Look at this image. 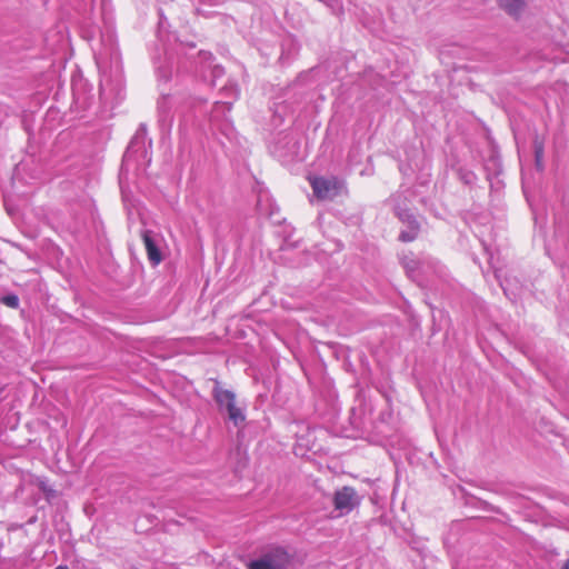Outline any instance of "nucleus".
<instances>
[{
  "mask_svg": "<svg viewBox=\"0 0 569 569\" xmlns=\"http://www.w3.org/2000/svg\"><path fill=\"white\" fill-rule=\"evenodd\" d=\"M232 106V101H219L214 103V109L212 111V118L217 117V113L221 111H230Z\"/></svg>",
  "mask_w": 569,
  "mask_h": 569,
  "instance_id": "2eb2a0df",
  "label": "nucleus"
},
{
  "mask_svg": "<svg viewBox=\"0 0 569 569\" xmlns=\"http://www.w3.org/2000/svg\"><path fill=\"white\" fill-rule=\"evenodd\" d=\"M397 217L406 226L399 234V239L403 242H410L415 240L419 233L420 226L415 216L407 209L400 207L395 208Z\"/></svg>",
  "mask_w": 569,
  "mask_h": 569,
  "instance_id": "1a4fd4ad",
  "label": "nucleus"
},
{
  "mask_svg": "<svg viewBox=\"0 0 569 569\" xmlns=\"http://www.w3.org/2000/svg\"><path fill=\"white\" fill-rule=\"evenodd\" d=\"M212 397L218 405L219 411L227 413L228 419L234 427H241L246 421V415L242 408L236 403V395L231 390L223 389L219 381L214 382Z\"/></svg>",
  "mask_w": 569,
  "mask_h": 569,
  "instance_id": "20e7f679",
  "label": "nucleus"
},
{
  "mask_svg": "<svg viewBox=\"0 0 569 569\" xmlns=\"http://www.w3.org/2000/svg\"><path fill=\"white\" fill-rule=\"evenodd\" d=\"M489 263L491 268L493 269L495 277L499 281L500 287L502 288L505 295L510 300H516L520 296L521 286L518 283V281L511 280L508 277L503 276L502 269L499 268L496 262L493 261L492 253L489 252Z\"/></svg>",
  "mask_w": 569,
  "mask_h": 569,
  "instance_id": "9d476101",
  "label": "nucleus"
},
{
  "mask_svg": "<svg viewBox=\"0 0 569 569\" xmlns=\"http://www.w3.org/2000/svg\"><path fill=\"white\" fill-rule=\"evenodd\" d=\"M54 569H69L68 566L66 565H59L58 567H56Z\"/></svg>",
  "mask_w": 569,
  "mask_h": 569,
  "instance_id": "4be33fe9",
  "label": "nucleus"
},
{
  "mask_svg": "<svg viewBox=\"0 0 569 569\" xmlns=\"http://www.w3.org/2000/svg\"><path fill=\"white\" fill-rule=\"evenodd\" d=\"M198 58L200 64L199 72L203 81L213 87L216 80L223 74V68L213 63V57L208 51H200Z\"/></svg>",
  "mask_w": 569,
  "mask_h": 569,
  "instance_id": "0eeeda50",
  "label": "nucleus"
},
{
  "mask_svg": "<svg viewBox=\"0 0 569 569\" xmlns=\"http://www.w3.org/2000/svg\"><path fill=\"white\" fill-rule=\"evenodd\" d=\"M311 187L317 198L327 200L340 194L343 184L335 178H315L311 180Z\"/></svg>",
  "mask_w": 569,
  "mask_h": 569,
  "instance_id": "6e6552de",
  "label": "nucleus"
},
{
  "mask_svg": "<svg viewBox=\"0 0 569 569\" xmlns=\"http://www.w3.org/2000/svg\"><path fill=\"white\" fill-rule=\"evenodd\" d=\"M94 58L99 69L103 72H106L109 67L114 66L116 69L119 68L120 52L112 29H108L101 34V48L96 51Z\"/></svg>",
  "mask_w": 569,
  "mask_h": 569,
  "instance_id": "39448f33",
  "label": "nucleus"
},
{
  "mask_svg": "<svg viewBox=\"0 0 569 569\" xmlns=\"http://www.w3.org/2000/svg\"><path fill=\"white\" fill-rule=\"evenodd\" d=\"M475 179H476V176L473 174V172H471V171H466V172L461 171V180L465 183L471 184V183H473Z\"/></svg>",
  "mask_w": 569,
  "mask_h": 569,
  "instance_id": "aec40b11",
  "label": "nucleus"
},
{
  "mask_svg": "<svg viewBox=\"0 0 569 569\" xmlns=\"http://www.w3.org/2000/svg\"><path fill=\"white\" fill-rule=\"evenodd\" d=\"M299 51V44L291 36L286 37L281 43V63H288Z\"/></svg>",
  "mask_w": 569,
  "mask_h": 569,
  "instance_id": "ddd939ff",
  "label": "nucleus"
},
{
  "mask_svg": "<svg viewBox=\"0 0 569 569\" xmlns=\"http://www.w3.org/2000/svg\"><path fill=\"white\" fill-rule=\"evenodd\" d=\"M533 217L536 226H539L540 229H543L546 223V218L542 212H538V210L533 209Z\"/></svg>",
  "mask_w": 569,
  "mask_h": 569,
  "instance_id": "6ab92c4d",
  "label": "nucleus"
},
{
  "mask_svg": "<svg viewBox=\"0 0 569 569\" xmlns=\"http://www.w3.org/2000/svg\"><path fill=\"white\" fill-rule=\"evenodd\" d=\"M147 142V128L144 124H140L137 130L134 137L131 139L130 144L127 148L124 158H130L138 152L143 153V157L147 158L148 151L146 149Z\"/></svg>",
  "mask_w": 569,
  "mask_h": 569,
  "instance_id": "9b49d317",
  "label": "nucleus"
},
{
  "mask_svg": "<svg viewBox=\"0 0 569 569\" xmlns=\"http://www.w3.org/2000/svg\"><path fill=\"white\" fill-rule=\"evenodd\" d=\"M562 569H569V559L565 562L563 565V568Z\"/></svg>",
  "mask_w": 569,
  "mask_h": 569,
  "instance_id": "5701e85b",
  "label": "nucleus"
},
{
  "mask_svg": "<svg viewBox=\"0 0 569 569\" xmlns=\"http://www.w3.org/2000/svg\"><path fill=\"white\" fill-rule=\"evenodd\" d=\"M142 240H143L147 253H148V258L152 262V264L156 266V264L160 263L161 253L156 244L152 232L149 230H144L142 232Z\"/></svg>",
  "mask_w": 569,
  "mask_h": 569,
  "instance_id": "f8f14e48",
  "label": "nucleus"
},
{
  "mask_svg": "<svg viewBox=\"0 0 569 569\" xmlns=\"http://www.w3.org/2000/svg\"><path fill=\"white\" fill-rule=\"evenodd\" d=\"M498 2L500 8L515 19H519L526 8L523 0H498Z\"/></svg>",
  "mask_w": 569,
  "mask_h": 569,
  "instance_id": "4468645a",
  "label": "nucleus"
},
{
  "mask_svg": "<svg viewBox=\"0 0 569 569\" xmlns=\"http://www.w3.org/2000/svg\"><path fill=\"white\" fill-rule=\"evenodd\" d=\"M292 556L287 549L270 546L263 549L257 559L249 561L248 569H290Z\"/></svg>",
  "mask_w": 569,
  "mask_h": 569,
  "instance_id": "7ed1b4c3",
  "label": "nucleus"
},
{
  "mask_svg": "<svg viewBox=\"0 0 569 569\" xmlns=\"http://www.w3.org/2000/svg\"><path fill=\"white\" fill-rule=\"evenodd\" d=\"M553 238L546 241L547 253L556 260L569 258V211L555 214Z\"/></svg>",
  "mask_w": 569,
  "mask_h": 569,
  "instance_id": "f03ea898",
  "label": "nucleus"
},
{
  "mask_svg": "<svg viewBox=\"0 0 569 569\" xmlns=\"http://www.w3.org/2000/svg\"><path fill=\"white\" fill-rule=\"evenodd\" d=\"M535 158H536L537 167L540 169L541 168V161H542V158H543V147L538 141H535Z\"/></svg>",
  "mask_w": 569,
  "mask_h": 569,
  "instance_id": "dca6fc26",
  "label": "nucleus"
},
{
  "mask_svg": "<svg viewBox=\"0 0 569 569\" xmlns=\"http://www.w3.org/2000/svg\"><path fill=\"white\" fill-rule=\"evenodd\" d=\"M203 101L197 98H183L178 94H164L158 101V117L161 131L169 132L172 127L173 116L178 112L181 117L180 128L187 127L192 121L191 110L200 108Z\"/></svg>",
  "mask_w": 569,
  "mask_h": 569,
  "instance_id": "f257e3e1",
  "label": "nucleus"
},
{
  "mask_svg": "<svg viewBox=\"0 0 569 569\" xmlns=\"http://www.w3.org/2000/svg\"><path fill=\"white\" fill-rule=\"evenodd\" d=\"M3 303L11 308H17L19 306V298L16 295H8L2 299Z\"/></svg>",
  "mask_w": 569,
  "mask_h": 569,
  "instance_id": "f3484780",
  "label": "nucleus"
},
{
  "mask_svg": "<svg viewBox=\"0 0 569 569\" xmlns=\"http://www.w3.org/2000/svg\"><path fill=\"white\" fill-rule=\"evenodd\" d=\"M359 503L360 497L352 487L346 486L335 492L333 506L339 516L350 513Z\"/></svg>",
  "mask_w": 569,
  "mask_h": 569,
  "instance_id": "423d86ee",
  "label": "nucleus"
},
{
  "mask_svg": "<svg viewBox=\"0 0 569 569\" xmlns=\"http://www.w3.org/2000/svg\"><path fill=\"white\" fill-rule=\"evenodd\" d=\"M257 206H258V208H259L260 212H261V213H264L263 208H262V198H260V199L258 200Z\"/></svg>",
  "mask_w": 569,
  "mask_h": 569,
  "instance_id": "412c9836",
  "label": "nucleus"
},
{
  "mask_svg": "<svg viewBox=\"0 0 569 569\" xmlns=\"http://www.w3.org/2000/svg\"><path fill=\"white\" fill-rule=\"evenodd\" d=\"M238 93L239 91L236 84H229L223 88V94L232 99H237Z\"/></svg>",
  "mask_w": 569,
  "mask_h": 569,
  "instance_id": "a211bd4d",
  "label": "nucleus"
}]
</instances>
